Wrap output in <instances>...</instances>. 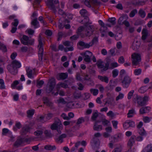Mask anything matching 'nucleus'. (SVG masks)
I'll use <instances>...</instances> for the list:
<instances>
[{
    "label": "nucleus",
    "mask_w": 152,
    "mask_h": 152,
    "mask_svg": "<svg viewBox=\"0 0 152 152\" xmlns=\"http://www.w3.org/2000/svg\"><path fill=\"white\" fill-rule=\"evenodd\" d=\"M38 41L39 42V44L38 45V48H39V61H42V56L44 49L43 47V41L42 38L41 36L40 35L39 36Z\"/></svg>",
    "instance_id": "1"
},
{
    "label": "nucleus",
    "mask_w": 152,
    "mask_h": 152,
    "mask_svg": "<svg viewBox=\"0 0 152 152\" xmlns=\"http://www.w3.org/2000/svg\"><path fill=\"white\" fill-rule=\"evenodd\" d=\"M148 100V97L147 96H144L143 97L137 95L133 99L135 103H137L138 104L141 106L145 105L146 102Z\"/></svg>",
    "instance_id": "2"
},
{
    "label": "nucleus",
    "mask_w": 152,
    "mask_h": 152,
    "mask_svg": "<svg viewBox=\"0 0 152 152\" xmlns=\"http://www.w3.org/2000/svg\"><path fill=\"white\" fill-rule=\"evenodd\" d=\"M56 83V80L54 78L49 79L47 85V92L49 93L52 92L55 87Z\"/></svg>",
    "instance_id": "3"
},
{
    "label": "nucleus",
    "mask_w": 152,
    "mask_h": 152,
    "mask_svg": "<svg viewBox=\"0 0 152 152\" xmlns=\"http://www.w3.org/2000/svg\"><path fill=\"white\" fill-rule=\"evenodd\" d=\"M21 43L25 45H32L34 44V39H29V37L26 35H23L20 39Z\"/></svg>",
    "instance_id": "4"
},
{
    "label": "nucleus",
    "mask_w": 152,
    "mask_h": 152,
    "mask_svg": "<svg viewBox=\"0 0 152 152\" xmlns=\"http://www.w3.org/2000/svg\"><path fill=\"white\" fill-rule=\"evenodd\" d=\"M47 5L54 12L56 11V8H59V2L58 0H49Z\"/></svg>",
    "instance_id": "5"
},
{
    "label": "nucleus",
    "mask_w": 152,
    "mask_h": 152,
    "mask_svg": "<svg viewBox=\"0 0 152 152\" xmlns=\"http://www.w3.org/2000/svg\"><path fill=\"white\" fill-rule=\"evenodd\" d=\"M132 81V80L129 76L127 75L125 76L121 81L123 87L125 88H128Z\"/></svg>",
    "instance_id": "6"
},
{
    "label": "nucleus",
    "mask_w": 152,
    "mask_h": 152,
    "mask_svg": "<svg viewBox=\"0 0 152 152\" xmlns=\"http://www.w3.org/2000/svg\"><path fill=\"white\" fill-rule=\"evenodd\" d=\"M132 63L133 65H138L141 61V58L140 54L134 53L132 55Z\"/></svg>",
    "instance_id": "7"
},
{
    "label": "nucleus",
    "mask_w": 152,
    "mask_h": 152,
    "mask_svg": "<svg viewBox=\"0 0 152 152\" xmlns=\"http://www.w3.org/2000/svg\"><path fill=\"white\" fill-rule=\"evenodd\" d=\"M81 54L83 56L84 60L86 62L89 63L91 61V58L93 55L92 53L89 51H87L83 54Z\"/></svg>",
    "instance_id": "8"
},
{
    "label": "nucleus",
    "mask_w": 152,
    "mask_h": 152,
    "mask_svg": "<svg viewBox=\"0 0 152 152\" xmlns=\"http://www.w3.org/2000/svg\"><path fill=\"white\" fill-rule=\"evenodd\" d=\"M62 124L58 122L53 124L51 126L50 128L52 130H56L58 133L60 134L61 132L60 129L62 128Z\"/></svg>",
    "instance_id": "9"
},
{
    "label": "nucleus",
    "mask_w": 152,
    "mask_h": 152,
    "mask_svg": "<svg viewBox=\"0 0 152 152\" xmlns=\"http://www.w3.org/2000/svg\"><path fill=\"white\" fill-rule=\"evenodd\" d=\"M7 69L9 72L13 75H15L18 73V69L11 64L7 66Z\"/></svg>",
    "instance_id": "10"
},
{
    "label": "nucleus",
    "mask_w": 152,
    "mask_h": 152,
    "mask_svg": "<svg viewBox=\"0 0 152 152\" xmlns=\"http://www.w3.org/2000/svg\"><path fill=\"white\" fill-rule=\"evenodd\" d=\"M94 29L93 26H89L87 27L85 34L86 36L89 37L93 34Z\"/></svg>",
    "instance_id": "11"
},
{
    "label": "nucleus",
    "mask_w": 152,
    "mask_h": 152,
    "mask_svg": "<svg viewBox=\"0 0 152 152\" xmlns=\"http://www.w3.org/2000/svg\"><path fill=\"white\" fill-rule=\"evenodd\" d=\"M121 135L119 134L115 135L111 137V142H116L119 141L121 140Z\"/></svg>",
    "instance_id": "12"
},
{
    "label": "nucleus",
    "mask_w": 152,
    "mask_h": 152,
    "mask_svg": "<svg viewBox=\"0 0 152 152\" xmlns=\"http://www.w3.org/2000/svg\"><path fill=\"white\" fill-rule=\"evenodd\" d=\"M31 128L29 126H26L23 127L21 130V133L22 135H25L27 133L29 132Z\"/></svg>",
    "instance_id": "13"
},
{
    "label": "nucleus",
    "mask_w": 152,
    "mask_h": 152,
    "mask_svg": "<svg viewBox=\"0 0 152 152\" xmlns=\"http://www.w3.org/2000/svg\"><path fill=\"white\" fill-rule=\"evenodd\" d=\"M68 76V74L67 73H61L58 74L57 79L58 80H64L66 79Z\"/></svg>",
    "instance_id": "14"
},
{
    "label": "nucleus",
    "mask_w": 152,
    "mask_h": 152,
    "mask_svg": "<svg viewBox=\"0 0 152 152\" xmlns=\"http://www.w3.org/2000/svg\"><path fill=\"white\" fill-rule=\"evenodd\" d=\"M98 78L102 82H105L107 83L109 82V78L106 76L98 75Z\"/></svg>",
    "instance_id": "15"
},
{
    "label": "nucleus",
    "mask_w": 152,
    "mask_h": 152,
    "mask_svg": "<svg viewBox=\"0 0 152 152\" xmlns=\"http://www.w3.org/2000/svg\"><path fill=\"white\" fill-rule=\"evenodd\" d=\"M11 64L15 67L17 69L20 68L21 66L20 62L16 60L13 61L11 62Z\"/></svg>",
    "instance_id": "16"
},
{
    "label": "nucleus",
    "mask_w": 152,
    "mask_h": 152,
    "mask_svg": "<svg viewBox=\"0 0 152 152\" xmlns=\"http://www.w3.org/2000/svg\"><path fill=\"white\" fill-rule=\"evenodd\" d=\"M136 138V136L133 135L131 136L130 139L129 140L128 142V145L130 147H131L134 143L135 141L134 139Z\"/></svg>",
    "instance_id": "17"
},
{
    "label": "nucleus",
    "mask_w": 152,
    "mask_h": 152,
    "mask_svg": "<svg viewBox=\"0 0 152 152\" xmlns=\"http://www.w3.org/2000/svg\"><path fill=\"white\" fill-rule=\"evenodd\" d=\"M42 100L44 103L47 106H52V103L49 100L48 97H44L43 98Z\"/></svg>",
    "instance_id": "18"
},
{
    "label": "nucleus",
    "mask_w": 152,
    "mask_h": 152,
    "mask_svg": "<svg viewBox=\"0 0 152 152\" xmlns=\"http://www.w3.org/2000/svg\"><path fill=\"white\" fill-rule=\"evenodd\" d=\"M78 44L80 46L83 47L84 48H89L91 46L90 44V42L88 43H86L82 41L79 42Z\"/></svg>",
    "instance_id": "19"
},
{
    "label": "nucleus",
    "mask_w": 152,
    "mask_h": 152,
    "mask_svg": "<svg viewBox=\"0 0 152 152\" xmlns=\"http://www.w3.org/2000/svg\"><path fill=\"white\" fill-rule=\"evenodd\" d=\"M141 152H152V144L148 145Z\"/></svg>",
    "instance_id": "20"
},
{
    "label": "nucleus",
    "mask_w": 152,
    "mask_h": 152,
    "mask_svg": "<svg viewBox=\"0 0 152 152\" xmlns=\"http://www.w3.org/2000/svg\"><path fill=\"white\" fill-rule=\"evenodd\" d=\"M142 36L141 37V39L143 40H145L148 35V31L145 28L143 29L142 32Z\"/></svg>",
    "instance_id": "21"
},
{
    "label": "nucleus",
    "mask_w": 152,
    "mask_h": 152,
    "mask_svg": "<svg viewBox=\"0 0 152 152\" xmlns=\"http://www.w3.org/2000/svg\"><path fill=\"white\" fill-rule=\"evenodd\" d=\"M66 134H63L60 135L58 138H57L56 140L58 142H60L61 143L63 142V139L66 138Z\"/></svg>",
    "instance_id": "22"
},
{
    "label": "nucleus",
    "mask_w": 152,
    "mask_h": 152,
    "mask_svg": "<svg viewBox=\"0 0 152 152\" xmlns=\"http://www.w3.org/2000/svg\"><path fill=\"white\" fill-rule=\"evenodd\" d=\"M135 114V110L133 109H132L129 110L127 114V117L129 118H132Z\"/></svg>",
    "instance_id": "23"
},
{
    "label": "nucleus",
    "mask_w": 152,
    "mask_h": 152,
    "mask_svg": "<svg viewBox=\"0 0 152 152\" xmlns=\"http://www.w3.org/2000/svg\"><path fill=\"white\" fill-rule=\"evenodd\" d=\"M39 23V22L37 21V18L33 19L31 23V24L34 26V28H37L38 27V25Z\"/></svg>",
    "instance_id": "24"
},
{
    "label": "nucleus",
    "mask_w": 152,
    "mask_h": 152,
    "mask_svg": "<svg viewBox=\"0 0 152 152\" xmlns=\"http://www.w3.org/2000/svg\"><path fill=\"white\" fill-rule=\"evenodd\" d=\"M93 129L95 131H100L102 129V126L97 124H94L93 126Z\"/></svg>",
    "instance_id": "25"
},
{
    "label": "nucleus",
    "mask_w": 152,
    "mask_h": 152,
    "mask_svg": "<svg viewBox=\"0 0 152 152\" xmlns=\"http://www.w3.org/2000/svg\"><path fill=\"white\" fill-rule=\"evenodd\" d=\"M44 149L48 150H54L56 149V148L55 145H47L45 146Z\"/></svg>",
    "instance_id": "26"
},
{
    "label": "nucleus",
    "mask_w": 152,
    "mask_h": 152,
    "mask_svg": "<svg viewBox=\"0 0 152 152\" xmlns=\"http://www.w3.org/2000/svg\"><path fill=\"white\" fill-rule=\"evenodd\" d=\"M150 108L149 107H143L140 110V114H143L146 113L147 110H149Z\"/></svg>",
    "instance_id": "27"
},
{
    "label": "nucleus",
    "mask_w": 152,
    "mask_h": 152,
    "mask_svg": "<svg viewBox=\"0 0 152 152\" xmlns=\"http://www.w3.org/2000/svg\"><path fill=\"white\" fill-rule=\"evenodd\" d=\"M56 102L58 105L61 104H65L66 102L64 100V99L62 97H60L58 99L56 100Z\"/></svg>",
    "instance_id": "28"
},
{
    "label": "nucleus",
    "mask_w": 152,
    "mask_h": 152,
    "mask_svg": "<svg viewBox=\"0 0 152 152\" xmlns=\"http://www.w3.org/2000/svg\"><path fill=\"white\" fill-rule=\"evenodd\" d=\"M138 132L140 135L142 136H146L147 135L146 132L143 128L139 129L138 130Z\"/></svg>",
    "instance_id": "29"
},
{
    "label": "nucleus",
    "mask_w": 152,
    "mask_h": 152,
    "mask_svg": "<svg viewBox=\"0 0 152 152\" xmlns=\"http://www.w3.org/2000/svg\"><path fill=\"white\" fill-rule=\"evenodd\" d=\"M112 80H110L108 85L105 87L107 91H111L113 89V86L111 85Z\"/></svg>",
    "instance_id": "30"
},
{
    "label": "nucleus",
    "mask_w": 152,
    "mask_h": 152,
    "mask_svg": "<svg viewBox=\"0 0 152 152\" xmlns=\"http://www.w3.org/2000/svg\"><path fill=\"white\" fill-rule=\"evenodd\" d=\"M107 28L104 25L101 28L100 31L101 33H102V35L103 36L105 35V34L104 33H105L107 32Z\"/></svg>",
    "instance_id": "31"
},
{
    "label": "nucleus",
    "mask_w": 152,
    "mask_h": 152,
    "mask_svg": "<svg viewBox=\"0 0 152 152\" xmlns=\"http://www.w3.org/2000/svg\"><path fill=\"white\" fill-rule=\"evenodd\" d=\"M26 71L27 75L29 78H32L33 77L32 76V70L31 69L28 68L26 70Z\"/></svg>",
    "instance_id": "32"
},
{
    "label": "nucleus",
    "mask_w": 152,
    "mask_h": 152,
    "mask_svg": "<svg viewBox=\"0 0 152 152\" xmlns=\"http://www.w3.org/2000/svg\"><path fill=\"white\" fill-rule=\"evenodd\" d=\"M138 13L140 16L142 18H145V16L146 14L145 12L142 9L140 10L138 12Z\"/></svg>",
    "instance_id": "33"
},
{
    "label": "nucleus",
    "mask_w": 152,
    "mask_h": 152,
    "mask_svg": "<svg viewBox=\"0 0 152 152\" xmlns=\"http://www.w3.org/2000/svg\"><path fill=\"white\" fill-rule=\"evenodd\" d=\"M23 140L22 139H18L15 143L14 145L15 146L18 147L23 143Z\"/></svg>",
    "instance_id": "34"
},
{
    "label": "nucleus",
    "mask_w": 152,
    "mask_h": 152,
    "mask_svg": "<svg viewBox=\"0 0 152 152\" xmlns=\"http://www.w3.org/2000/svg\"><path fill=\"white\" fill-rule=\"evenodd\" d=\"M34 110H29L27 112V117L28 118L31 117L34 114Z\"/></svg>",
    "instance_id": "35"
},
{
    "label": "nucleus",
    "mask_w": 152,
    "mask_h": 152,
    "mask_svg": "<svg viewBox=\"0 0 152 152\" xmlns=\"http://www.w3.org/2000/svg\"><path fill=\"white\" fill-rule=\"evenodd\" d=\"M84 121L85 120L83 118L81 117L79 118L77 120L76 126H79L78 125L82 124V123L84 122Z\"/></svg>",
    "instance_id": "36"
},
{
    "label": "nucleus",
    "mask_w": 152,
    "mask_h": 152,
    "mask_svg": "<svg viewBox=\"0 0 152 152\" xmlns=\"http://www.w3.org/2000/svg\"><path fill=\"white\" fill-rule=\"evenodd\" d=\"M118 66V64L116 62L111 63L110 65L109 69H113Z\"/></svg>",
    "instance_id": "37"
},
{
    "label": "nucleus",
    "mask_w": 152,
    "mask_h": 152,
    "mask_svg": "<svg viewBox=\"0 0 152 152\" xmlns=\"http://www.w3.org/2000/svg\"><path fill=\"white\" fill-rule=\"evenodd\" d=\"M91 93L94 96L96 95L98 93L99 91L97 89L91 88L90 90Z\"/></svg>",
    "instance_id": "38"
},
{
    "label": "nucleus",
    "mask_w": 152,
    "mask_h": 152,
    "mask_svg": "<svg viewBox=\"0 0 152 152\" xmlns=\"http://www.w3.org/2000/svg\"><path fill=\"white\" fill-rule=\"evenodd\" d=\"M122 148L121 145H120L114 149L112 152H121Z\"/></svg>",
    "instance_id": "39"
},
{
    "label": "nucleus",
    "mask_w": 152,
    "mask_h": 152,
    "mask_svg": "<svg viewBox=\"0 0 152 152\" xmlns=\"http://www.w3.org/2000/svg\"><path fill=\"white\" fill-rule=\"evenodd\" d=\"M98 114L97 111L93 113L91 117V119L93 121H95L96 120V118L98 117Z\"/></svg>",
    "instance_id": "40"
},
{
    "label": "nucleus",
    "mask_w": 152,
    "mask_h": 152,
    "mask_svg": "<svg viewBox=\"0 0 152 152\" xmlns=\"http://www.w3.org/2000/svg\"><path fill=\"white\" fill-rule=\"evenodd\" d=\"M98 42V38L96 37H95L92 40V41L90 42V44L92 46L94 44H96Z\"/></svg>",
    "instance_id": "41"
},
{
    "label": "nucleus",
    "mask_w": 152,
    "mask_h": 152,
    "mask_svg": "<svg viewBox=\"0 0 152 152\" xmlns=\"http://www.w3.org/2000/svg\"><path fill=\"white\" fill-rule=\"evenodd\" d=\"M84 26H81L78 28V31H77V34H80V33L84 29V28L85 27L87 26V23H86L84 25Z\"/></svg>",
    "instance_id": "42"
},
{
    "label": "nucleus",
    "mask_w": 152,
    "mask_h": 152,
    "mask_svg": "<svg viewBox=\"0 0 152 152\" xmlns=\"http://www.w3.org/2000/svg\"><path fill=\"white\" fill-rule=\"evenodd\" d=\"M137 12V10L136 9H134L129 14V16L131 18L134 17L135 14Z\"/></svg>",
    "instance_id": "43"
},
{
    "label": "nucleus",
    "mask_w": 152,
    "mask_h": 152,
    "mask_svg": "<svg viewBox=\"0 0 152 152\" xmlns=\"http://www.w3.org/2000/svg\"><path fill=\"white\" fill-rule=\"evenodd\" d=\"M115 18H109L108 20V22L110 23L112 25H114L115 24Z\"/></svg>",
    "instance_id": "44"
},
{
    "label": "nucleus",
    "mask_w": 152,
    "mask_h": 152,
    "mask_svg": "<svg viewBox=\"0 0 152 152\" xmlns=\"http://www.w3.org/2000/svg\"><path fill=\"white\" fill-rule=\"evenodd\" d=\"M37 86L39 88L41 87L44 83V82L42 80L39 81L37 80Z\"/></svg>",
    "instance_id": "45"
},
{
    "label": "nucleus",
    "mask_w": 152,
    "mask_h": 152,
    "mask_svg": "<svg viewBox=\"0 0 152 152\" xmlns=\"http://www.w3.org/2000/svg\"><path fill=\"white\" fill-rule=\"evenodd\" d=\"M142 72V69H135L134 72V73L135 75H140Z\"/></svg>",
    "instance_id": "46"
},
{
    "label": "nucleus",
    "mask_w": 152,
    "mask_h": 152,
    "mask_svg": "<svg viewBox=\"0 0 152 152\" xmlns=\"http://www.w3.org/2000/svg\"><path fill=\"white\" fill-rule=\"evenodd\" d=\"M112 73L113 77L115 78L118 75V71L116 69H115L112 71Z\"/></svg>",
    "instance_id": "47"
},
{
    "label": "nucleus",
    "mask_w": 152,
    "mask_h": 152,
    "mask_svg": "<svg viewBox=\"0 0 152 152\" xmlns=\"http://www.w3.org/2000/svg\"><path fill=\"white\" fill-rule=\"evenodd\" d=\"M53 116V114L51 113H48L45 115V118L46 121L50 120Z\"/></svg>",
    "instance_id": "48"
},
{
    "label": "nucleus",
    "mask_w": 152,
    "mask_h": 152,
    "mask_svg": "<svg viewBox=\"0 0 152 152\" xmlns=\"http://www.w3.org/2000/svg\"><path fill=\"white\" fill-rule=\"evenodd\" d=\"M0 49L2 50L4 52H6L7 51L6 46L1 42H0Z\"/></svg>",
    "instance_id": "49"
},
{
    "label": "nucleus",
    "mask_w": 152,
    "mask_h": 152,
    "mask_svg": "<svg viewBox=\"0 0 152 152\" xmlns=\"http://www.w3.org/2000/svg\"><path fill=\"white\" fill-rule=\"evenodd\" d=\"M74 97L76 99H78L81 96V93L80 92H75L74 94Z\"/></svg>",
    "instance_id": "50"
},
{
    "label": "nucleus",
    "mask_w": 152,
    "mask_h": 152,
    "mask_svg": "<svg viewBox=\"0 0 152 152\" xmlns=\"http://www.w3.org/2000/svg\"><path fill=\"white\" fill-rule=\"evenodd\" d=\"M0 84L1 86L0 88L1 89H4L5 88V86L4 85V80L2 79H0Z\"/></svg>",
    "instance_id": "51"
},
{
    "label": "nucleus",
    "mask_w": 152,
    "mask_h": 152,
    "mask_svg": "<svg viewBox=\"0 0 152 152\" xmlns=\"http://www.w3.org/2000/svg\"><path fill=\"white\" fill-rule=\"evenodd\" d=\"M109 63L108 62H107V63H105L104 67H103V70L104 71H105L107 70L108 69H109Z\"/></svg>",
    "instance_id": "52"
},
{
    "label": "nucleus",
    "mask_w": 152,
    "mask_h": 152,
    "mask_svg": "<svg viewBox=\"0 0 152 152\" xmlns=\"http://www.w3.org/2000/svg\"><path fill=\"white\" fill-rule=\"evenodd\" d=\"M80 13L81 15L85 16L86 15L87 11L86 10L83 9L80 11Z\"/></svg>",
    "instance_id": "53"
},
{
    "label": "nucleus",
    "mask_w": 152,
    "mask_h": 152,
    "mask_svg": "<svg viewBox=\"0 0 152 152\" xmlns=\"http://www.w3.org/2000/svg\"><path fill=\"white\" fill-rule=\"evenodd\" d=\"M146 88L145 87L143 86L141 87L139 90V92L141 93H144L146 91Z\"/></svg>",
    "instance_id": "54"
},
{
    "label": "nucleus",
    "mask_w": 152,
    "mask_h": 152,
    "mask_svg": "<svg viewBox=\"0 0 152 152\" xmlns=\"http://www.w3.org/2000/svg\"><path fill=\"white\" fill-rule=\"evenodd\" d=\"M44 116H40L38 118L37 120L39 122L44 123L46 121V120L45 121L44 120Z\"/></svg>",
    "instance_id": "55"
},
{
    "label": "nucleus",
    "mask_w": 152,
    "mask_h": 152,
    "mask_svg": "<svg viewBox=\"0 0 152 152\" xmlns=\"http://www.w3.org/2000/svg\"><path fill=\"white\" fill-rule=\"evenodd\" d=\"M125 62V60L123 56H120L118 58V62L121 64L124 63Z\"/></svg>",
    "instance_id": "56"
},
{
    "label": "nucleus",
    "mask_w": 152,
    "mask_h": 152,
    "mask_svg": "<svg viewBox=\"0 0 152 152\" xmlns=\"http://www.w3.org/2000/svg\"><path fill=\"white\" fill-rule=\"evenodd\" d=\"M134 92V90H132L128 93L127 97L128 99H129L131 98Z\"/></svg>",
    "instance_id": "57"
},
{
    "label": "nucleus",
    "mask_w": 152,
    "mask_h": 152,
    "mask_svg": "<svg viewBox=\"0 0 152 152\" xmlns=\"http://www.w3.org/2000/svg\"><path fill=\"white\" fill-rule=\"evenodd\" d=\"M112 123L113 124V127L115 129H117L118 122L116 121H112Z\"/></svg>",
    "instance_id": "58"
},
{
    "label": "nucleus",
    "mask_w": 152,
    "mask_h": 152,
    "mask_svg": "<svg viewBox=\"0 0 152 152\" xmlns=\"http://www.w3.org/2000/svg\"><path fill=\"white\" fill-rule=\"evenodd\" d=\"M19 23V21L17 19H15L14 20V22L12 23V24L16 27H17Z\"/></svg>",
    "instance_id": "59"
},
{
    "label": "nucleus",
    "mask_w": 152,
    "mask_h": 152,
    "mask_svg": "<svg viewBox=\"0 0 152 152\" xmlns=\"http://www.w3.org/2000/svg\"><path fill=\"white\" fill-rule=\"evenodd\" d=\"M127 122L129 125V127H134L135 126V123L132 121H128Z\"/></svg>",
    "instance_id": "60"
},
{
    "label": "nucleus",
    "mask_w": 152,
    "mask_h": 152,
    "mask_svg": "<svg viewBox=\"0 0 152 152\" xmlns=\"http://www.w3.org/2000/svg\"><path fill=\"white\" fill-rule=\"evenodd\" d=\"M124 97V94L122 93H120L116 97V101H118L119 99H121L123 98Z\"/></svg>",
    "instance_id": "61"
},
{
    "label": "nucleus",
    "mask_w": 152,
    "mask_h": 152,
    "mask_svg": "<svg viewBox=\"0 0 152 152\" xmlns=\"http://www.w3.org/2000/svg\"><path fill=\"white\" fill-rule=\"evenodd\" d=\"M97 66L99 68H102L104 67V65L103 64V62L101 61L98 62L97 64Z\"/></svg>",
    "instance_id": "62"
},
{
    "label": "nucleus",
    "mask_w": 152,
    "mask_h": 152,
    "mask_svg": "<svg viewBox=\"0 0 152 152\" xmlns=\"http://www.w3.org/2000/svg\"><path fill=\"white\" fill-rule=\"evenodd\" d=\"M43 132L42 131H37L34 132V134L37 136H39L42 134Z\"/></svg>",
    "instance_id": "63"
},
{
    "label": "nucleus",
    "mask_w": 152,
    "mask_h": 152,
    "mask_svg": "<svg viewBox=\"0 0 152 152\" xmlns=\"http://www.w3.org/2000/svg\"><path fill=\"white\" fill-rule=\"evenodd\" d=\"M61 117L64 120H70V118H69L68 116H67L64 113L61 114Z\"/></svg>",
    "instance_id": "64"
}]
</instances>
